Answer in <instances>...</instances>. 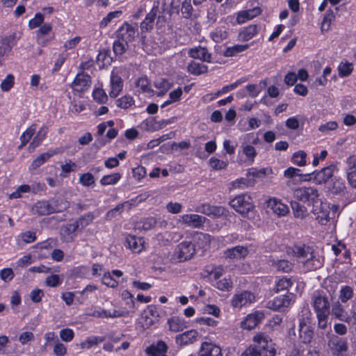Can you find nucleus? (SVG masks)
Instances as JSON below:
<instances>
[{"label":"nucleus","instance_id":"obj_33","mask_svg":"<svg viewBox=\"0 0 356 356\" xmlns=\"http://www.w3.org/2000/svg\"><path fill=\"white\" fill-rule=\"evenodd\" d=\"M77 231H79L77 223L72 222L62 227L60 234L66 241H70L73 239Z\"/></svg>","mask_w":356,"mask_h":356},{"label":"nucleus","instance_id":"obj_6","mask_svg":"<svg viewBox=\"0 0 356 356\" xmlns=\"http://www.w3.org/2000/svg\"><path fill=\"white\" fill-rule=\"evenodd\" d=\"M294 197L302 202H309L312 204L318 203V191L312 187H300L294 190Z\"/></svg>","mask_w":356,"mask_h":356},{"label":"nucleus","instance_id":"obj_38","mask_svg":"<svg viewBox=\"0 0 356 356\" xmlns=\"http://www.w3.org/2000/svg\"><path fill=\"white\" fill-rule=\"evenodd\" d=\"M56 151L50 150L47 152L42 153L33 160L30 165V170H35L47 161L51 156L56 154Z\"/></svg>","mask_w":356,"mask_h":356},{"label":"nucleus","instance_id":"obj_58","mask_svg":"<svg viewBox=\"0 0 356 356\" xmlns=\"http://www.w3.org/2000/svg\"><path fill=\"white\" fill-rule=\"evenodd\" d=\"M128 48V43L118 39V40L113 42V49L116 56L122 55Z\"/></svg>","mask_w":356,"mask_h":356},{"label":"nucleus","instance_id":"obj_12","mask_svg":"<svg viewBox=\"0 0 356 356\" xmlns=\"http://www.w3.org/2000/svg\"><path fill=\"white\" fill-rule=\"evenodd\" d=\"M334 169V165H329L319 171H314L312 174L309 175V179L313 180L316 184H325L333 177Z\"/></svg>","mask_w":356,"mask_h":356},{"label":"nucleus","instance_id":"obj_1","mask_svg":"<svg viewBox=\"0 0 356 356\" xmlns=\"http://www.w3.org/2000/svg\"><path fill=\"white\" fill-rule=\"evenodd\" d=\"M291 249L293 255L307 270H314L321 267L322 259L314 252L312 248L303 244H297Z\"/></svg>","mask_w":356,"mask_h":356},{"label":"nucleus","instance_id":"obj_59","mask_svg":"<svg viewBox=\"0 0 356 356\" xmlns=\"http://www.w3.org/2000/svg\"><path fill=\"white\" fill-rule=\"evenodd\" d=\"M15 84V76L12 74H8L1 81L0 88L3 92H8Z\"/></svg>","mask_w":356,"mask_h":356},{"label":"nucleus","instance_id":"obj_54","mask_svg":"<svg viewBox=\"0 0 356 356\" xmlns=\"http://www.w3.org/2000/svg\"><path fill=\"white\" fill-rule=\"evenodd\" d=\"M301 170L298 168L289 167L284 171V176L286 179H297L302 181V175L300 173Z\"/></svg>","mask_w":356,"mask_h":356},{"label":"nucleus","instance_id":"obj_43","mask_svg":"<svg viewBox=\"0 0 356 356\" xmlns=\"http://www.w3.org/2000/svg\"><path fill=\"white\" fill-rule=\"evenodd\" d=\"M249 44H234L232 47H227L225 51V56L227 57H232L236 54L247 50L249 48Z\"/></svg>","mask_w":356,"mask_h":356},{"label":"nucleus","instance_id":"obj_11","mask_svg":"<svg viewBox=\"0 0 356 356\" xmlns=\"http://www.w3.org/2000/svg\"><path fill=\"white\" fill-rule=\"evenodd\" d=\"M111 90L108 92L109 95L112 98H115L119 95L123 88V81L120 76V70L114 68L111 74L110 78Z\"/></svg>","mask_w":356,"mask_h":356},{"label":"nucleus","instance_id":"obj_63","mask_svg":"<svg viewBox=\"0 0 356 356\" xmlns=\"http://www.w3.org/2000/svg\"><path fill=\"white\" fill-rule=\"evenodd\" d=\"M31 191V186L27 184H24L18 186L17 189L10 195V199H17L22 197V193H29Z\"/></svg>","mask_w":356,"mask_h":356},{"label":"nucleus","instance_id":"obj_4","mask_svg":"<svg viewBox=\"0 0 356 356\" xmlns=\"http://www.w3.org/2000/svg\"><path fill=\"white\" fill-rule=\"evenodd\" d=\"M254 345L264 356H275L276 353L274 343L268 336L263 333L257 334L253 339Z\"/></svg>","mask_w":356,"mask_h":356},{"label":"nucleus","instance_id":"obj_2","mask_svg":"<svg viewBox=\"0 0 356 356\" xmlns=\"http://www.w3.org/2000/svg\"><path fill=\"white\" fill-rule=\"evenodd\" d=\"M311 312L307 307H303L301 311L302 318H299V337L305 343L311 342L313 337V330L309 326V316Z\"/></svg>","mask_w":356,"mask_h":356},{"label":"nucleus","instance_id":"obj_53","mask_svg":"<svg viewBox=\"0 0 356 356\" xmlns=\"http://www.w3.org/2000/svg\"><path fill=\"white\" fill-rule=\"evenodd\" d=\"M103 339L97 336H92L87 338L86 340L80 343V347L82 349H90L92 346L97 345L99 343L103 341Z\"/></svg>","mask_w":356,"mask_h":356},{"label":"nucleus","instance_id":"obj_46","mask_svg":"<svg viewBox=\"0 0 356 356\" xmlns=\"http://www.w3.org/2000/svg\"><path fill=\"white\" fill-rule=\"evenodd\" d=\"M291 206L296 218L302 219L307 216V211L305 206L300 205L296 201L291 202Z\"/></svg>","mask_w":356,"mask_h":356},{"label":"nucleus","instance_id":"obj_26","mask_svg":"<svg viewBox=\"0 0 356 356\" xmlns=\"http://www.w3.org/2000/svg\"><path fill=\"white\" fill-rule=\"evenodd\" d=\"M327 188L331 193L339 195H345L347 189L344 180L339 177L332 179Z\"/></svg>","mask_w":356,"mask_h":356},{"label":"nucleus","instance_id":"obj_39","mask_svg":"<svg viewBox=\"0 0 356 356\" xmlns=\"http://www.w3.org/2000/svg\"><path fill=\"white\" fill-rule=\"evenodd\" d=\"M37 126L35 124H31L20 136L21 145L19 148L24 147L35 134Z\"/></svg>","mask_w":356,"mask_h":356},{"label":"nucleus","instance_id":"obj_40","mask_svg":"<svg viewBox=\"0 0 356 356\" xmlns=\"http://www.w3.org/2000/svg\"><path fill=\"white\" fill-rule=\"evenodd\" d=\"M188 71L194 75L204 74L208 71V67L204 64L192 61L188 65Z\"/></svg>","mask_w":356,"mask_h":356},{"label":"nucleus","instance_id":"obj_47","mask_svg":"<svg viewBox=\"0 0 356 356\" xmlns=\"http://www.w3.org/2000/svg\"><path fill=\"white\" fill-rule=\"evenodd\" d=\"M211 39L215 42H221L228 36V32L225 28H217L210 33Z\"/></svg>","mask_w":356,"mask_h":356},{"label":"nucleus","instance_id":"obj_14","mask_svg":"<svg viewBox=\"0 0 356 356\" xmlns=\"http://www.w3.org/2000/svg\"><path fill=\"white\" fill-rule=\"evenodd\" d=\"M249 253L247 247L243 245H236L228 248L224 252V257L228 261H238L245 259Z\"/></svg>","mask_w":356,"mask_h":356},{"label":"nucleus","instance_id":"obj_24","mask_svg":"<svg viewBox=\"0 0 356 356\" xmlns=\"http://www.w3.org/2000/svg\"><path fill=\"white\" fill-rule=\"evenodd\" d=\"M188 55L194 59H198L203 62H211V54L208 52L207 48L201 46L190 49L188 50Z\"/></svg>","mask_w":356,"mask_h":356},{"label":"nucleus","instance_id":"obj_19","mask_svg":"<svg viewBox=\"0 0 356 356\" xmlns=\"http://www.w3.org/2000/svg\"><path fill=\"white\" fill-rule=\"evenodd\" d=\"M90 76L84 73L78 74L72 83V88L77 92L88 90L90 86Z\"/></svg>","mask_w":356,"mask_h":356},{"label":"nucleus","instance_id":"obj_25","mask_svg":"<svg viewBox=\"0 0 356 356\" xmlns=\"http://www.w3.org/2000/svg\"><path fill=\"white\" fill-rule=\"evenodd\" d=\"M136 92L144 94L146 97H152L154 91L150 86L149 81L147 77H140L135 81Z\"/></svg>","mask_w":356,"mask_h":356},{"label":"nucleus","instance_id":"obj_42","mask_svg":"<svg viewBox=\"0 0 356 356\" xmlns=\"http://www.w3.org/2000/svg\"><path fill=\"white\" fill-rule=\"evenodd\" d=\"M209 166L213 170H222L227 168L228 166V162L227 161L220 160L215 156H212L208 161Z\"/></svg>","mask_w":356,"mask_h":356},{"label":"nucleus","instance_id":"obj_17","mask_svg":"<svg viewBox=\"0 0 356 356\" xmlns=\"http://www.w3.org/2000/svg\"><path fill=\"white\" fill-rule=\"evenodd\" d=\"M266 205L278 216H284L289 212V207L276 197H270L266 200Z\"/></svg>","mask_w":356,"mask_h":356},{"label":"nucleus","instance_id":"obj_18","mask_svg":"<svg viewBox=\"0 0 356 356\" xmlns=\"http://www.w3.org/2000/svg\"><path fill=\"white\" fill-rule=\"evenodd\" d=\"M204 216L197 214H184L179 216V222L188 227L198 228L205 222Z\"/></svg>","mask_w":356,"mask_h":356},{"label":"nucleus","instance_id":"obj_36","mask_svg":"<svg viewBox=\"0 0 356 356\" xmlns=\"http://www.w3.org/2000/svg\"><path fill=\"white\" fill-rule=\"evenodd\" d=\"M33 211L39 215H47L54 212V209L47 201L38 202L33 208Z\"/></svg>","mask_w":356,"mask_h":356},{"label":"nucleus","instance_id":"obj_50","mask_svg":"<svg viewBox=\"0 0 356 356\" xmlns=\"http://www.w3.org/2000/svg\"><path fill=\"white\" fill-rule=\"evenodd\" d=\"M121 179V175L118 172L104 175L100 179V184L103 186L113 185Z\"/></svg>","mask_w":356,"mask_h":356},{"label":"nucleus","instance_id":"obj_10","mask_svg":"<svg viewBox=\"0 0 356 356\" xmlns=\"http://www.w3.org/2000/svg\"><path fill=\"white\" fill-rule=\"evenodd\" d=\"M158 318L159 313L156 307L149 305L142 313L140 323L144 329H147L158 321Z\"/></svg>","mask_w":356,"mask_h":356},{"label":"nucleus","instance_id":"obj_61","mask_svg":"<svg viewBox=\"0 0 356 356\" xmlns=\"http://www.w3.org/2000/svg\"><path fill=\"white\" fill-rule=\"evenodd\" d=\"M122 14V11L115 10L109 13L105 17H104L99 22L100 28L103 29L108 26V24L115 18L119 17Z\"/></svg>","mask_w":356,"mask_h":356},{"label":"nucleus","instance_id":"obj_9","mask_svg":"<svg viewBox=\"0 0 356 356\" xmlns=\"http://www.w3.org/2000/svg\"><path fill=\"white\" fill-rule=\"evenodd\" d=\"M295 301V296L292 293L275 297L268 302V307L273 310L284 311L289 307Z\"/></svg>","mask_w":356,"mask_h":356},{"label":"nucleus","instance_id":"obj_21","mask_svg":"<svg viewBox=\"0 0 356 356\" xmlns=\"http://www.w3.org/2000/svg\"><path fill=\"white\" fill-rule=\"evenodd\" d=\"M261 13V10L259 7L239 11L236 13V23H238V24H244L259 15Z\"/></svg>","mask_w":356,"mask_h":356},{"label":"nucleus","instance_id":"obj_35","mask_svg":"<svg viewBox=\"0 0 356 356\" xmlns=\"http://www.w3.org/2000/svg\"><path fill=\"white\" fill-rule=\"evenodd\" d=\"M198 337V332L195 330L186 331L177 337V341L181 344H187L196 341Z\"/></svg>","mask_w":356,"mask_h":356},{"label":"nucleus","instance_id":"obj_8","mask_svg":"<svg viewBox=\"0 0 356 356\" xmlns=\"http://www.w3.org/2000/svg\"><path fill=\"white\" fill-rule=\"evenodd\" d=\"M328 347L335 356H347L348 342L345 339L332 335L328 341Z\"/></svg>","mask_w":356,"mask_h":356},{"label":"nucleus","instance_id":"obj_44","mask_svg":"<svg viewBox=\"0 0 356 356\" xmlns=\"http://www.w3.org/2000/svg\"><path fill=\"white\" fill-rule=\"evenodd\" d=\"M273 266L279 271L284 273L291 272L293 268V264L286 259L274 261Z\"/></svg>","mask_w":356,"mask_h":356},{"label":"nucleus","instance_id":"obj_57","mask_svg":"<svg viewBox=\"0 0 356 356\" xmlns=\"http://www.w3.org/2000/svg\"><path fill=\"white\" fill-rule=\"evenodd\" d=\"M95 181V177L90 172L81 174L79 177V182L85 187L92 186Z\"/></svg>","mask_w":356,"mask_h":356},{"label":"nucleus","instance_id":"obj_28","mask_svg":"<svg viewBox=\"0 0 356 356\" xmlns=\"http://www.w3.org/2000/svg\"><path fill=\"white\" fill-rule=\"evenodd\" d=\"M259 32V26L256 24H250L240 29L238 39L243 42H247L253 38Z\"/></svg>","mask_w":356,"mask_h":356},{"label":"nucleus","instance_id":"obj_23","mask_svg":"<svg viewBox=\"0 0 356 356\" xmlns=\"http://www.w3.org/2000/svg\"><path fill=\"white\" fill-rule=\"evenodd\" d=\"M347 179L350 186L356 188V156H350L346 160Z\"/></svg>","mask_w":356,"mask_h":356},{"label":"nucleus","instance_id":"obj_41","mask_svg":"<svg viewBox=\"0 0 356 356\" xmlns=\"http://www.w3.org/2000/svg\"><path fill=\"white\" fill-rule=\"evenodd\" d=\"M337 70L340 77H347L353 72V65L348 61H342L339 63Z\"/></svg>","mask_w":356,"mask_h":356},{"label":"nucleus","instance_id":"obj_48","mask_svg":"<svg viewBox=\"0 0 356 356\" xmlns=\"http://www.w3.org/2000/svg\"><path fill=\"white\" fill-rule=\"evenodd\" d=\"M242 151L243 153L247 157V160L250 164L253 163L254 161V158L257 156V153L254 148L251 145H242Z\"/></svg>","mask_w":356,"mask_h":356},{"label":"nucleus","instance_id":"obj_15","mask_svg":"<svg viewBox=\"0 0 356 356\" xmlns=\"http://www.w3.org/2000/svg\"><path fill=\"white\" fill-rule=\"evenodd\" d=\"M313 213L316 216V220L321 225H325L330 219V208L326 203L319 202L313 204Z\"/></svg>","mask_w":356,"mask_h":356},{"label":"nucleus","instance_id":"obj_13","mask_svg":"<svg viewBox=\"0 0 356 356\" xmlns=\"http://www.w3.org/2000/svg\"><path fill=\"white\" fill-rule=\"evenodd\" d=\"M137 35L138 28L136 24L124 23L118 31V38L127 43L133 41Z\"/></svg>","mask_w":356,"mask_h":356},{"label":"nucleus","instance_id":"obj_22","mask_svg":"<svg viewBox=\"0 0 356 356\" xmlns=\"http://www.w3.org/2000/svg\"><path fill=\"white\" fill-rule=\"evenodd\" d=\"M158 11V5H154L144 20L140 23V30L142 33L148 32L152 30Z\"/></svg>","mask_w":356,"mask_h":356},{"label":"nucleus","instance_id":"obj_52","mask_svg":"<svg viewBox=\"0 0 356 356\" xmlns=\"http://www.w3.org/2000/svg\"><path fill=\"white\" fill-rule=\"evenodd\" d=\"M213 286L222 291H229L232 287V280L230 276L225 277L220 280L216 281Z\"/></svg>","mask_w":356,"mask_h":356},{"label":"nucleus","instance_id":"obj_62","mask_svg":"<svg viewBox=\"0 0 356 356\" xmlns=\"http://www.w3.org/2000/svg\"><path fill=\"white\" fill-rule=\"evenodd\" d=\"M92 97L99 104L106 103L108 99L107 95L102 88L95 89L92 92Z\"/></svg>","mask_w":356,"mask_h":356},{"label":"nucleus","instance_id":"obj_56","mask_svg":"<svg viewBox=\"0 0 356 356\" xmlns=\"http://www.w3.org/2000/svg\"><path fill=\"white\" fill-rule=\"evenodd\" d=\"M307 154L305 152L300 150L295 152L292 156V162L298 166H305L307 164Z\"/></svg>","mask_w":356,"mask_h":356},{"label":"nucleus","instance_id":"obj_7","mask_svg":"<svg viewBox=\"0 0 356 356\" xmlns=\"http://www.w3.org/2000/svg\"><path fill=\"white\" fill-rule=\"evenodd\" d=\"M256 301L255 295L249 291H242L234 294L231 300L232 306L235 308L248 307Z\"/></svg>","mask_w":356,"mask_h":356},{"label":"nucleus","instance_id":"obj_27","mask_svg":"<svg viewBox=\"0 0 356 356\" xmlns=\"http://www.w3.org/2000/svg\"><path fill=\"white\" fill-rule=\"evenodd\" d=\"M127 246L134 252L140 253L144 249L145 241L142 237L128 235L126 238Z\"/></svg>","mask_w":356,"mask_h":356},{"label":"nucleus","instance_id":"obj_60","mask_svg":"<svg viewBox=\"0 0 356 356\" xmlns=\"http://www.w3.org/2000/svg\"><path fill=\"white\" fill-rule=\"evenodd\" d=\"M134 103L132 97L129 95H124L116 100V105L122 108H128L131 106Z\"/></svg>","mask_w":356,"mask_h":356},{"label":"nucleus","instance_id":"obj_37","mask_svg":"<svg viewBox=\"0 0 356 356\" xmlns=\"http://www.w3.org/2000/svg\"><path fill=\"white\" fill-rule=\"evenodd\" d=\"M47 134V128L44 126L42 127L40 130L37 132L35 136L33 138L32 142L29 146V150L33 151L38 147L42 140L45 138Z\"/></svg>","mask_w":356,"mask_h":356},{"label":"nucleus","instance_id":"obj_31","mask_svg":"<svg viewBox=\"0 0 356 356\" xmlns=\"http://www.w3.org/2000/svg\"><path fill=\"white\" fill-rule=\"evenodd\" d=\"M200 356H222L221 349L213 343L204 342L200 350Z\"/></svg>","mask_w":356,"mask_h":356},{"label":"nucleus","instance_id":"obj_32","mask_svg":"<svg viewBox=\"0 0 356 356\" xmlns=\"http://www.w3.org/2000/svg\"><path fill=\"white\" fill-rule=\"evenodd\" d=\"M205 271L211 282L217 281L225 273L222 266H207Z\"/></svg>","mask_w":356,"mask_h":356},{"label":"nucleus","instance_id":"obj_5","mask_svg":"<svg viewBox=\"0 0 356 356\" xmlns=\"http://www.w3.org/2000/svg\"><path fill=\"white\" fill-rule=\"evenodd\" d=\"M229 205L243 216L254 208L251 197L245 194L238 195L232 199L229 202Z\"/></svg>","mask_w":356,"mask_h":356},{"label":"nucleus","instance_id":"obj_20","mask_svg":"<svg viewBox=\"0 0 356 356\" xmlns=\"http://www.w3.org/2000/svg\"><path fill=\"white\" fill-rule=\"evenodd\" d=\"M313 305L316 314H330V302L325 296L321 294L314 295Z\"/></svg>","mask_w":356,"mask_h":356},{"label":"nucleus","instance_id":"obj_64","mask_svg":"<svg viewBox=\"0 0 356 356\" xmlns=\"http://www.w3.org/2000/svg\"><path fill=\"white\" fill-rule=\"evenodd\" d=\"M102 281L104 284L111 288H115L118 285V282L113 278L111 273L108 271L104 273Z\"/></svg>","mask_w":356,"mask_h":356},{"label":"nucleus","instance_id":"obj_55","mask_svg":"<svg viewBox=\"0 0 356 356\" xmlns=\"http://www.w3.org/2000/svg\"><path fill=\"white\" fill-rule=\"evenodd\" d=\"M293 282L291 279L287 278L286 277H283L280 278L275 284V290L276 292L289 290V289L292 286Z\"/></svg>","mask_w":356,"mask_h":356},{"label":"nucleus","instance_id":"obj_29","mask_svg":"<svg viewBox=\"0 0 356 356\" xmlns=\"http://www.w3.org/2000/svg\"><path fill=\"white\" fill-rule=\"evenodd\" d=\"M168 324L169 330L173 332H181L187 327V323L179 316H174L168 318Z\"/></svg>","mask_w":356,"mask_h":356},{"label":"nucleus","instance_id":"obj_49","mask_svg":"<svg viewBox=\"0 0 356 356\" xmlns=\"http://www.w3.org/2000/svg\"><path fill=\"white\" fill-rule=\"evenodd\" d=\"M154 86L161 90L159 96L164 95L172 86V83L165 79L160 78L155 81Z\"/></svg>","mask_w":356,"mask_h":356},{"label":"nucleus","instance_id":"obj_34","mask_svg":"<svg viewBox=\"0 0 356 356\" xmlns=\"http://www.w3.org/2000/svg\"><path fill=\"white\" fill-rule=\"evenodd\" d=\"M332 314L341 321L350 322V317L345 312L343 307L339 302L333 304Z\"/></svg>","mask_w":356,"mask_h":356},{"label":"nucleus","instance_id":"obj_3","mask_svg":"<svg viewBox=\"0 0 356 356\" xmlns=\"http://www.w3.org/2000/svg\"><path fill=\"white\" fill-rule=\"evenodd\" d=\"M195 253V245L188 241H184L177 245L172 259L175 262H182L191 259Z\"/></svg>","mask_w":356,"mask_h":356},{"label":"nucleus","instance_id":"obj_51","mask_svg":"<svg viewBox=\"0 0 356 356\" xmlns=\"http://www.w3.org/2000/svg\"><path fill=\"white\" fill-rule=\"evenodd\" d=\"M182 93L183 92L181 88H178L176 90L172 91L169 94V99L166 100L162 104L161 108H165V106L172 103L178 102L182 95Z\"/></svg>","mask_w":356,"mask_h":356},{"label":"nucleus","instance_id":"obj_30","mask_svg":"<svg viewBox=\"0 0 356 356\" xmlns=\"http://www.w3.org/2000/svg\"><path fill=\"white\" fill-rule=\"evenodd\" d=\"M168 346L165 342L160 341L156 344H152L146 349L148 356H167Z\"/></svg>","mask_w":356,"mask_h":356},{"label":"nucleus","instance_id":"obj_16","mask_svg":"<svg viewBox=\"0 0 356 356\" xmlns=\"http://www.w3.org/2000/svg\"><path fill=\"white\" fill-rule=\"evenodd\" d=\"M264 313L261 311H255L248 314L241 322V327L246 330H252L264 318Z\"/></svg>","mask_w":356,"mask_h":356},{"label":"nucleus","instance_id":"obj_45","mask_svg":"<svg viewBox=\"0 0 356 356\" xmlns=\"http://www.w3.org/2000/svg\"><path fill=\"white\" fill-rule=\"evenodd\" d=\"M354 296L353 289L348 285L342 286L339 291V298L343 303H346Z\"/></svg>","mask_w":356,"mask_h":356}]
</instances>
